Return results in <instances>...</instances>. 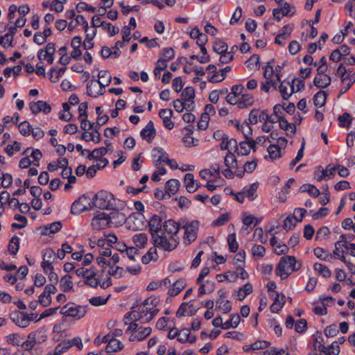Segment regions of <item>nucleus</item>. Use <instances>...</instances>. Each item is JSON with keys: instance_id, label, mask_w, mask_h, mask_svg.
Wrapping results in <instances>:
<instances>
[{"instance_id": "50", "label": "nucleus", "mask_w": 355, "mask_h": 355, "mask_svg": "<svg viewBox=\"0 0 355 355\" xmlns=\"http://www.w3.org/2000/svg\"><path fill=\"white\" fill-rule=\"evenodd\" d=\"M294 25L292 24H286L282 27L280 31V33L278 34V38H282V40H286L290 36Z\"/></svg>"}, {"instance_id": "51", "label": "nucleus", "mask_w": 355, "mask_h": 355, "mask_svg": "<svg viewBox=\"0 0 355 355\" xmlns=\"http://www.w3.org/2000/svg\"><path fill=\"white\" fill-rule=\"evenodd\" d=\"M96 112L98 115L97 121H96V126L100 127L103 125H104L109 119V117L107 115L103 114V110H101V107H97L96 108Z\"/></svg>"}, {"instance_id": "46", "label": "nucleus", "mask_w": 355, "mask_h": 355, "mask_svg": "<svg viewBox=\"0 0 355 355\" xmlns=\"http://www.w3.org/2000/svg\"><path fill=\"white\" fill-rule=\"evenodd\" d=\"M258 185L255 183L250 185L248 188L245 187L242 191L245 197H248L250 200H252L255 198V193L257 190Z\"/></svg>"}, {"instance_id": "23", "label": "nucleus", "mask_w": 355, "mask_h": 355, "mask_svg": "<svg viewBox=\"0 0 355 355\" xmlns=\"http://www.w3.org/2000/svg\"><path fill=\"white\" fill-rule=\"evenodd\" d=\"M279 91L284 99H288L295 92V86L291 85L289 82L284 81L279 86Z\"/></svg>"}, {"instance_id": "11", "label": "nucleus", "mask_w": 355, "mask_h": 355, "mask_svg": "<svg viewBox=\"0 0 355 355\" xmlns=\"http://www.w3.org/2000/svg\"><path fill=\"white\" fill-rule=\"evenodd\" d=\"M245 91V88L241 85H236L232 86L231 92L229 93L225 99L226 101L231 105H236L239 102L242 93Z\"/></svg>"}, {"instance_id": "47", "label": "nucleus", "mask_w": 355, "mask_h": 355, "mask_svg": "<svg viewBox=\"0 0 355 355\" xmlns=\"http://www.w3.org/2000/svg\"><path fill=\"white\" fill-rule=\"evenodd\" d=\"M285 303V295H282V302H279V294L277 293V296L275 299L273 304L270 306V311L272 313H277L284 306Z\"/></svg>"}, {"instance_id": "41", "label": "nucleus", "mask_w": 355, "mask_h": 355, "mask_svg": "<svg viewBox=\"0 0 355 355\" xmlns=\"http://www.w3.org/2000/svg\"><path fill=\"white\" fill-rule=\"evenodd\" d=\"M71 277L69 275H65L60 279V286L64 292H68L73 288V282L71 281Z\"/></svg>"}, {"instance_id": "27", "label": "nucleus", "mask_w": 355, "mask_h": 355, "mask_svg": "<svg viewBox=\"0 0 355 355\" xmlns=\"http://www.w3.org/2000/svg\"><path fill=\"white\" fill-rule=\"evenodd\" d=\"M110 220L111 225H121L125 220V216L122 212L119 211H112L107 214Z\"/></svg>"}, {"instance_id": "45", "label": "nucleus", "mask_w": 355, "mask_h": 355, "mask_svg": "<svg viewBox=\"0 0 355 355\" xmlns=\"http://www.w3.org/2000/svg\"><path fill=\"white\" fill-rule=\"evenodd\" d=\"M300 189L302 192L309 193L313 198H316L320 194V191L315 186L309 184L302 185Z\"/></svg>"}, {"instance_id": "20", "label": "nucleus", "mask_w": 355, "mask_h": 355, "mask_svg": "<svg viewBox=\"0 0 355 355\" xmlns=\"http://www.w3.org/2000/svg\"><path fill=\"white\" fill-rule=\"evenodd\" d=\"M140 135L148 142H150L155 138L156 135V130L152 121H150L146 127L141 131Z\"/></svg>"}, {"instance_id": "39", "label": "nucleus", "mask_w": 355, "mask_h": 355, "mask_svg": "<svg viewBox=\"0 0 355 355\" xmlns=\"http://www.w3.org/2000/svg\"><path fill=\"white\" fill-rule=\"evenodd\" d=\"M148 241L147 235L144 233L135 234L132 237V241L137 248H142L146 244Z\"/></svg>"}, {"instance_id": "19", "label": "nucleus", "mask_w": 355, "mask_h": 355, "mask_svg": "<svg viewBox=\"0 0 355 355\" xmlns=\"http://www.w3.org/2000/svg\"><path fill=\"white\" fill-rule=\"evenodd\" d=\"M159 116L162 119L165 128L168 130L173 128L174 123L171 119L173 116V111L171 110L162 109L159 110Z\"/></svg>"}, {"instance_id": "57", "label": "nucleus", "mask_w": 355, "mask_h": 355, "mask_svg": "<svg viewBox=\"0 0 355 355\" xmlns=\"http://www.w3.org/2000/svg\"><path fill=\"white\" fill-rule=\"evenodd\" d=\"M8 249L12 254H17L19 250V238L17 236H14L10 239Z\"/></svg>"}, {"instance_id": "24", "label": "nucleus", "mask_w": 355, "mask_h": 355, "mask_svg": "<svg viewBox=\"0 0 355 355\" xmlns=\"http://www.w3.org/2000/svg\"><path fill=\"white\" fill-rule=\"evenodd\" d=\"M146 318L145 314L142 315L139 311H132L126 313L124 316L125 324H127L130 322H137L141 321V323H144V318Z\"/></svg>"}, {"instance_id": "16", "label": "nucleus", "mask_w": 355, "mask_h": 355, "mask_svg": "<svg viewBox=\"0 0 355 355\" xmlns=\"http://www.w3.org/2000/svg\"><path fill=\"white\" fill-rule=\"evenodd\" d=\"M314 350H318L320 352H324L327 355H338L340 352V347L338 343H333L329 346H324L323 344L320 343L318 347L315 345Z\"/></svg>"}, {"instance_id": "38", "label": "nucleus", "mask_w": 355, "mask_h": 355, "mask_svg": "<svg viewBox=\"0 0 355 355\" xmlns=\"http://www.w3.org/2000/svg\"><path fill=\"white\" fill-rule=\"evenodd\" d=\"M96 272L92 270L85 279V284L92 288H96L100 284V282L96 278Z\"/></svg>"}, {"instance_id": "15", "label": "nucleus", "mask_w": 355, "mask_h": 355, "mask_svg": "<svg viewBox=\"0 0 355 355\" xmlns=\"http://www.w3.org/2000/svg\"><path fill=\"white\" fill-rule=\"evenodd\" d=\"M29 106L30 110L34 114H37L41 112L46 114H49L51 110V105L46 101H43L30 103Z\"/></svg>"}, {"instance_id": "31", "label": "nucleus", "mask_w": 355, "mask_h": 355, "mask_svg": "<svg viewBox=\"0 0 355 355\" xmlns=\"http://www.w3.org/2000/svg\"><path fill=\"white\" fill-rule=\"evenodd\" d=\"M254 103V97L250 94L242 93L241 98H239L237 103L238 107L239 109H244L249 106H251Z\"/></svg>"}, {"instance_id": "64", "label": "nucleus", "mask_w": 355, "mask_h": 355, "mask_svg": "<svg viewBox=\"0 0 355 355\" xmlns=\"http://www.w3.org/2000/svg\"><path fill=\"white\" fill-rule=\"evenodd\" d=\"M345 8L350 17H355V0L348 1L345 5Z\"/></svg>"}, {"instance_id": "58", "label": "nucleus", "mask_w": 355, "mask_h": 355, "mask_svg": "<svg viewBox=\"0 0 355 355\" xmlns=\"http://www.w3.org/2000/svg\"><path fill=\"white\" fill-rule=\"evenodd\" d=\"M227 44L222 41L215 42L213 46V50L218 54L225 53L227 51Z\"/></svg>"}, {"instance_id": "6", "label": "nucleus", "mask_w": 355, "mask_h": 355, "mask_svg": "<svg viewBox=\"0 0 355 355\" xmlns=\"http://www.w3.org/2000/svg\"><path fill=\"white\" fill-rule=\"evenodd\" d=\"M181 227L184 230V239L188 243L194 241L198 236L199 222L198 220L182 221Z\"/></svg>"}, {"instance_id": "26", "label": "nucleus", "mask_w": 355, "mask_h": 355, "mask_svg": "<svg viewBox=\"0 0 355 355\" xmlns=\"http://www.w3.org/2000/svg\"><path fill=\"white\" fill-rule=\"evenodd\" d=\"M99 127L95 125L94 132H83L82 134L81 139L85 140V141H92L95 142L96 144H98L101 141V137L98 132Z\"/></svg>"}, {"instance_id": "29", "label": "nucleus", "mask_w": 355, "mask_h": 355, "mask_svg": "<svg viewBox=\"0 0 355 355\" xmlns=\"http://www.w3.org/2000/svg\"><path fill=\"white\" fill-rule=\"evenodd\" d=\"M279 123L280 128L286 132L288 137H292L295 134L296 126L294 123H288L284 118L282 119Z\"/></svg>"}, {"instance_id": "35", "label": "nucleus", "mask_w": 355, "mask_h": 355, "mask_svg": "<svg viewBox=\"0 0 355 355\" xmlns=\"http://www.w3.org/2000/svg\"><path fill=\"white\" fill-rule=\"evenodd\" d=\"M184 184L188 192L193 193L197 189L198 186H195L194 176L192 173H187L184 176Z\"/></svg>"}, {"instance_id": "28", "label": "nucleus", "mask_w": 355, "mask_h": 355, "mask_svg": "<svg viewBox=\"0 0 355 355\" xmlns=\"http://www.w3.org/2000/svg\"><path fill=\"white\" fill-rule=\"evenodd\" d=\"M186 285V280L184 279H180L173 284V287L168 289V294L170 296L177 295L184 288Z\"/></svg>"}, {"instance_id": "56", "label": "nucleus", "mask_w": 355, "mask_h": 355, "mask_svg": "<svg viewBox=\"0 0 355 355\" xmlns=\"http://www.w3.org/2000/svg\"><path fill=\"white\" fill-rule=\"evenodd\" d=\"M296 222H298L297 216H288L284 220L283 227L285 230H290L295 226Z\"/></svg>"}, {"instance_id": "44", "label": "nucleus", "mask_w": 355, "mask_h": 355, "mask_svg": "<svg viewBox=\"0 0 355 355\" xmlns=\"http://www.w3.org/2000/svg\"><path fill=\"white\" fill-rule=\"evenodd\" d=\"M123 348V345L121 342L114 338L111 340V342H110V343L107 344L106 350L107 352H117L121 350Z\"/></svg>"}, {"instance_id": "12", "label": "nucleus", "mask_w": 355, "mask_h": 355, "mask_svg": "<svg viewBox=\"0 0 355 355\" xmlns=\"http://www.w3.org/2000/svg\"><path fill=\"white\" fill-rule=\"evenodd\" d=\"M162 219L160 216L153 215L148 221L149 230L152 237L161 233L163 227Z\"/></svg>"}, {"instance_id": "9", "label": "nucleus", "mask_w": 355, "mask_h": 355, "mask_svg": "<svg viewBox=\"0 0 355 355\" xmlns=\"http://www.w3.org/2000/svg\"><path fill=\"white\" fill-rule=\"evenodd\" d=\"M218 297L216 300V308L221 311L223 313H228L232 310V303L228 300H225L227 296V292L224 289H220L218 291Z\"/></svg>"}, {"instance_id": "52", "label": "nucleus", "mask_w": 355, "mask_h": 355, "mask_svg": "<svg viewBox=\"0 0 355 355\" xmlns=\"http://www.w3.org/2000/svg\"><path fill=\"white\" fill-rule=\"evenodd\" d=\"M341 81L342 86L340 90V93L342 94L345 93L354 84L355 82V78L352 79V78L347 76L346 78H343Z\"/></svg>"}, {"instance_id": "5", "label": "nucleus", "mask_w": 355, "mask_h": 355, "mask_svg": "<svg viewBox=\"0 0 355 355\" xmlns=\"http://www.w3.org/2000/svg\"><path fill=\"white\" fill-rule=\"evenodd\" d=\"M87 313V306L77 305L73 302H69L62 307L60 313L67 317H71L76 320L83 318Z\"/></svg>"}, {"instance_id": "7", "label": "nucleus", "mask_w": 355, "mask_h": 355, "mask_svg": "<svg viewBox=\"0 0 355 355\" xmlns=\"http://www.w3.org/2000/svg\"><path fill=\"white\" fill-rule=\"evenodd\" d=\"M92 208V202H89L86 196H83L73 202L71 213L77 215Z\"/></svg>"}, {"instance_id": "62", "label": "nucleus", "mask_w": 355, "mask_h": 355, "mask_svg": "<svg viewBox=\"0 0 355 355\" xmlns=\"http://www.w3.org/2000/svg\"><path fill=\"white\" fill-rule=\"evenodd\" d=\"M270 345V343L266 340H257L250 345V348L252 350L263 349L267 348Z\"/></svg>"}, {"instance_id": "18", "label": "nucleus", "mask_w": 355, "mask_h": 355, "mask_svg": "<svg viewBox=\"0 0 355 355\" xmlns=\"http://www.w3.org/2000/svg\"><path fill=\"white\" fill-rule=\"evenodd\" d=\"M250 149L255 151V141L254 139H248L239 143V148H236L239 155H247L250 153Z\"/></svg>"}, {"instance_id": "2", "label": "nucleus", "mask_w": 355, "mask_h": 355, "mask_svg": "<svg viewBox=\"0 0 355 355\" xmlns=\"http://www.w3.org/2000/svg\"><path fill=\"white\" fill-rule=\"evenodd\" d=\"M92 206L100 209H113L115 205L112 194L105 191H98L92 199Z\"/></svg>"}, {"instance_id": "3", "label": "nucleus", "mask_w": 355, "mask_h": 355, "mask_svg": "<svg viewBox=\"0 0 355 355\" xmlns=\"http://www.w3.org/2000/svg\"><path fill=\"white\" fill-rule=\"evenodd\" d=\"M153 244L155 247L165 251L173 250L179 243V238L167 236L165 233H160L152 237Z\"/></svg>"}, {"instance_id": "13", "label": "nucleus", "mask_w": 355, "mask_h": 355, "mask_svg": "<svg viewBox=\"0 0 355 355\" xmlns=\"http://www.w3.org/2000/svg\"><path fill=\"white\" fill-rule=\"evenodd\" d=\"M10 318L15 324L22 328L28 327L31 321V319H29V315L24 312L12 313Z\"/></svg>"}, {"instance_id": "1", "label": "nucleus", "mask_w": 355, "mask_h": 355, "mask_svg": "<svg viewBox=\"0 0 355 355\" xmlns=\"http://www.w3.org/2000/svg\"><path fill=\"white\" fill-rule=\"evenodd\" d=\"M301 266V263L297 262L295 257L284 256L281 258L275 269V272L282 279H285L291 275V272L300 270Z\"/></svg>"}, {"instance_id": "22", "label": "nucleus", "mask_w": 355, "mask_h": 355, "mask_svg": "<svg viewBox=\"0 0 355 355\" xmlns=\"http://www.w3.org/2000/svg\"><path fill=\"white\" fill-rule=\"evenodd\" d=\"M59 347H63L62 353L65 352L72 346H76L79 350L83 349V343L80 338L76 337L71 340H68L67 341L62 342L58 345Z\"/></svg>"}, {"instance_id": "32", "label": "nucleus", "mask_w": 355, "mask_h": 355, "mask_svg": "<svg viewBox=\"0 0 355 355\" xmlns=\"http://www.w3.org/2000/svg\"><path fill=\"white\" fill-rule=\"evenodd\" d=\"M37 333L31 332L27 336V339L25 341H22L21 346L24 348L26 350L30 351L31 350L35 345L40 341L37 340L36 338Z\"/></svg>"}, {"instance_id": "30", "label": "nucleus", "mask_w": 355, "mask_h": 355, "mask_svg": "<svg viewBox=\"0 0 355 355\" xmlns=\"http://www.w3.org/2000/svg\"><path fill=\"white\" fill-rule=\"evenodd\" d=\"M180 185V182L176 179H171L166 182L165 190L168 194V198L178 191Z\"/></svg>"}, {"instance_id": "10", "label": "nucleus", "mask_w": 355, "mask_h": 355, "mask_svg": "<svg viewBox=\"0 0 355 355\" xmlns=\"http://www.w3.org/2000/svg\"><path fill=\"white\" fill-rule=\"evenodd\" d=\"M182 221L179 223H176L175 220L172 219H169L166 220L163 224L164 232L165 234H168V236H173L175 238H179L177 236L178 232H179L180 228L181 227ZM162 233V232H161Z\"/></svg>"}, {"instance_id": "17", "label": "nucleus", "mask_w": 355, "mask_h": 355, "mask_svg": "<svg viewBox=\"0 0 355 355\" xmlns=\"http://www.w3.org/2000/svg\"><path fill=\"white\" fill-rule=\"evenodd\" d=\"M82 44V39L80 36H75L73 37L71 46L73 48V51L71 53V57L76 60H80L82 57V52L80 47Z\"/></svg>"}, {"instance_id": "25", "label": "nucleus", "mask_w": 355, "mask_h": 355, "mask_svg": "<svg viewBox=\"0 0 355 355\" xmlns=\"http://www.w3.org/2000/svg\"><path fill=\"white\" fill-rule=\"evenodd\" d=\"M98 79L96 82L100 87H103V89L107 87L111 83V75L110 72L106 70L100 71L98 74Z\"/></svg>"}, {"instance_id": "43", "label": "nucleus", "mask_w": 355, "mask_h": 355, "mask_svg": "<svg viewBox=\"0 0 355 355\" xmlns=\"http://www.w3.org/2000/svg\"><path fill=\"white\" fill-rule=\"evenodd\" d=\"M184 101L191 102V104L194 103L193 98L195 97V91L192 87H186L181 94Z\"/></svg>"}, {"instance_id": "42", "label": "nucleus", "mask_w": 355, "mask_h": 355, "mask_svg": "<svg viewBox=\"0 0 355 355\" xmlns=\"http://www.w3.org/2000/svg\"><path fill=\"white\" fill-rule=\"evenodd\" d=\"M6 340L10 345L18 346L22 343L24 337L21 336L19 334H11L6 337Z\"/></svg>"}, {"instance_id": "54", "label": "nucleus", "mask_w": 355, "mask_h": 355, "mask_svg": "<svg viewBox=\"0 0 355 355\" xmlns=\"http://www.w3.org/2000/svg\"><path fill=\"white\" fill-rule=\"evenodd\" d=\"M313 253L318 258H319L322 260H324V261L328 260V258L329 257H331V255H330L327 251H326L324 249H323L322 248H319V247L315 248L313 250Z\"/></svg>"}, {"instance_id": "49", "label": "nucleus", "mask_w": 355, "mask_h": 355, "mask_svg": "<svg viewBox=\"0 0 355 355\" xmlns=\"http://www.w3.org/2000/svg\"><path fill=\"white\" fill-rule=\"evenodd\" d=\"M227 241L230 251L231 252H235L239 248V244L236 240L235 233L229 234Z\"/></svg>"}, {"instance_id": "60", "label": "nucleus", "mask_w": 355, "mask_h": 355, "mask_svg": "<svg viewBox=\"0 0 355 355\" xmlns=\"http://www.w3.org/2000/svg\"><path fill=\"white\" fill-rule=\"evenodd\" d=\"M280 148L277 145H270L268 148V152L272 159H277L281 157Z\"/></svg>"}, {"instance_id": "37", "label": "nucleus", "mask_w": 355, "mask_h": 355, "mask_svg": "<svg viewBox=\"0 0 355 355\" xmlns=\"http://www.w3.org/2000/svg\"><path fill=\"white\" fill-rule=\"evenodd\" d=\"M238 277V273L232 271H228L225 274H218L216 275V279L220 282H222L224 280H227L230 282H234L237 280Z\"/></svg>"}, {"instance_id": "14", "label": "nucleus", "mask_w": 355, "mask_h": 355, "mask_svg": "<svg viewBox=\"0 0 355 355\" xmlns=\"http://www.w3.org/2000/svg\"><path fill=\"white\" fill-rule=\"evenodd\" d=\"M336 167L331 166L330 164L327 165L325 169H323L322 166H318L315 171V176L318 181L320 182L326 177L330 178L335 175Z\"/></svg>"}, {"instance_id": "59", "label": "nucleus", "mask_w": 355, "mask_h": 355, "mask_svg": "<svg viewBox=\"0 0 355 355\" xmlns=\"http://www.w3.org/2000/svg\"><path fill=\"white\" fill-rule=\"evenodd\" d=\"M330 234V230L326 226L320 227L316 232L315 239L316 240H324L327 236Z\"/></svg>"}, {"instance_id": "61", "label": "nucleus", "mask_w": 355, "mask_h": 355, "mask_svg": "<svg viewBox=\"0 0 355 355\" xmlns=\"http://www.w3.org/2000/svg\"><path fill=\"white\" fill-rule=\"evenodd\" d=\"M265 248L261 245H254L252 248V253L254 257L261 258L265 254Z\"/></svg>"}, {"instance_id": "55", "label": "nucleus", "mask_w": 355, "mask_h": 355, "mask_svg": "<svg viewBox=\"0 0 355 355\" xmlns=\"http://www.w3.org/2000/svg\"><path fill=\"white\" fill-rule=\"evenodd\" d=\"M19 132L24 136L30 135L32 127L27 121H24L19 125Z\"/></svg>"}, {"instance_id": "21", "label": "nucleus", "mask_w": 355, "mask_h": 355, "mask_svg": "<svg viewBox=\"0 0 355 355\" xmlns=\"http://www.w3.org/2000/svg\"><path fill=\"white\" fill-rule=\"evenodd\" d=\"M98 83L96 80L93 78L90 80L87 85V94L92 97H97L104 94L103 87L98 89Z\"/></svg>"}, {"instance_id": "40", "label": "nucleus", "mask_w": 355, "mask_h": 355, "mask_svg": "<svg viewBox=\"0 0 355 355\" xmlns=\"http://www.w3.org/2000/svg\"><path fill=\"white\" fill-rule=\"evenodd\" d=\"M313 268L316 272L325 278L329 277L331 275V270L326 266L322 263H315Z\"/></svg>"}, {"instance_id": "8", "label": "nucleus", "mask_w": 355, "mask_h": 355, "mask_svg": "<svg viewBox=\"0 0 355 355\" xmlns=\"http://www.w3.org/2000/svg\"><path fill=\"white\" fill-rule=\"evenodd\" d=\"M91 225L94 230H101L108 227L111 223L107 214L98 212L93 217Z\"/></svg>"}, {"instance_id": "33", "label": "nucleus", "mask_w": 355, "mask_h": 355, "mask_svg": "<svg viewBox=\"0 0 355 355\" xmlns=\"http://www.w3.org/2000/svg\"><path fill=\"white\" fill-rule=\"evenodd\" d=\"M159 55L160 58L159 59V62L164 64L173 59L175 52L172 48H164L162 50Z\"/></svg>"}, {"instance_id": "34", "label": "nucleus", "mask_w": 355, "mask_h": 355, "mask_svg": "<svg viewBox=\"0 0 355 355\" xmlns=\"http://www.w3.org/2000/svg\"><path fill=\"white\" fill-rule=\"evenodd\" d=\"M331 79L329 76H316L313 80L315 86L325 88L331 84Z\"/></svg>"}, {"instance_id": "4", "label": "nucleus", "mask_w": 355, "mask_h": 355, "mask_svg": "<svg viewBox=\"0 0 355 355\" xmlns=\"http://www.w3.org/2000/svg\"><path fill=\"white\" fill-rule=\"evenodd\" d=\"M151 331L150 327L140 326L137 322H130L125 330V333H130L129 340L131 342L144 340L151 334Z\"/></svg>"}, {"instance_id": "48", "label": "nucleus", "mask_w": 355, "mask_h": 355, "mask_svg": "<svg viewBox=\"0 0 355 355\" xmlns=\"http://www.w3.org/2000/svg\"><path fill=\"white\" fill-rule=\"evenodd\" d=\"M67 67H63L59 69L58 71H56L54 68L51 69L49 79L52 83H56L58 81L60 76H61L64 71H66Z\"/></svg>"}, {"instance_id": "63", "label": "nucleus", "mask_w": 355, "mask_h": 355, "mask_svg": "<svg viewBox=\"0 0 355 355\" xmlns=\"http://www.w3.org/2000/svg\"><path fill=\"white\" fill-rule=\"evenodd\" d=\"M190 331L189 329L178 330V340L180 343H185L189 339Z\"/></svg>"}, {"instance_id": "53", "label": "nucleus", "mask_w": 355, "mask_h": 355, "mask_svg": "<svg viewBox=\"0 0 355 355\" xmlns=\"http://www.w3.org/2000/svg\"><path fill=\"white\" fill-rule=\"evenodd\" d=\"M248 67L251 69H259V56L257 54H253L246 62Z\"/></svg>"}, {"instance_id": "36", "label": "nucleus", "mask_w": 355, "mask_h": 355, "mask_svg": "<svg viewBox=\"0 0 355 355\" xmlns=\"http://www.w3.org/2000/svg\"><path fill=\"white\" fill-rule=\"evenodd\" d=\"M327 94L324 91H319L313 96V103L315 107H321L324 105Z\"/></svg>"}]
</instances>
